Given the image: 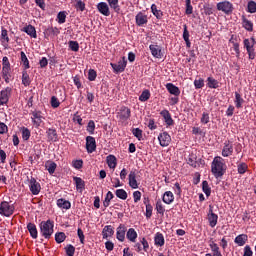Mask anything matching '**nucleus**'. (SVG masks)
<instances>
[{
    "label": "nucleus",
    "instance_id": "1",
    "mask_svg": "<svg viewBox=\"0 0 256 256\" xmlns=\"http://www.w3.org/2000/svg\"><path fill=\"white\" fill-rule=\"evenodd\" d=\"M212 174L216 179L225 175V171H227V165H225V159L221 156H216L211 164Z\"/></svg>",
    "mask_w": 256,
    "mask_h": 256
},
{
    "label": "nucleus",
    "instance_id": "2",
    "mask_svg": "<svg viewBox=\"0 0 256 256\" xmlns=\"http://www.w3.org/2000/svg\"><path fill=\"white\" fill-rule=\"evenodd\" d=\"M53 221L47 220L46 222H41L40 224V233H42L45 239H51V235H53Z\"/></svg>",
    "mask_w": 256,
    "mask_h": 256
},
{
    "label": "nucleus",
    "instance_id": "3",
    "mask_svg": "<svg viewBox=\"0 0 256 256\" xmlns=\"http://www.w3.org/2000/svg\"><path fill=\"white\" fill-rule=\"evenodd\" d=\"M15 211V206L9 204L7 201H3L0 204V215H4V217H11Z\"/></svg>",
    "mask_w": 256,
    "mask_h": 256
},
{
    "label": "nucleus",
    "instance_id": "4",
    "mask_svg": "<svg viewBox=\"0 0 256 256\" xmlns=\"http://www.w3.org/2000/svg\"><path fill=\"white\" fill-rule=\"evenodd\" d=\"M217 10L222 11L226 15H231L233 13V4L229 1L219 2L217 4Z\"/></svg>",
    "mask_w": 256,
    "mask_h": 256
},
{
    "label": "nucleus",
    "instance_id": "5",
    "mask_svg": "<svg viewBox=\"0 0 256 256\" xmlns=\"http://www.w3.org/2000/svg\"><path fill=\"white\" fill-rule=\"evenodd\" d=\"M111 67L114 70V73H123L125 67H127V60L123 57L118 63H111Z\"/></svg>",
    "mask_w": 256,
    "mask_h": 256
},
{
    "label": "nucleus",
    "instance_id": "6",
    "mask_svg": "<svg viewBox=\"0 0 256 256\" xmlns=\"http://www.w3.org/2000/svg\"><path fill=\"white\" fill-rule=\"evenodd\" d=\"M29 183L32 195H39V193H41V184H39V182H37V180L33 177H31Z\"/></svg>",
    "mask_w": 256,
    "mask_h": 256
},
{
    "label": "nucleus",
    "instance_id": "7",
    "mask_svg": "<svg viewBox=\"0 0 256 256\" xmlns=\"http://www.w3.org/2000/svg\"><path fill=\"white\" fill-rule=\"evenodd\" d=\"M2 75L3 78L7 81V75H9V72L11 71V63L9 62L8 57H3L2 59Z\"/></svg>",
    "mask_w": 256,
    "mask_h": 256
},
{
    "label": "nucleus",
    "instance_id": "8",
    "mask_svg": "<svg viewBox=\"0 0 256 256\" xmlns=\"http://www.w3.org/2000/svg\"><path fill=\"white\" fill-rule=\"evenodd\" d=\"M233 155V143L229 140L224 142L222 157H231Z\"/></svg>",
    "mask_w": 256,
    "mask_h": 256
},
{
    "label": "nucleus",
    "instance_id": "9",
    "mask_svg": "<svg viewBox=\"0 0 256 256\" xmlns=\"http://www.w3.org/2000/svg\"><path fill=\"white\" fill-rule=\"evenodd\" d=\"M158 140L161 147H169V143H171V136L169 133L163 132L158 136Z\"/></svg>",
    "mask_w": 256,
    "mask_h": 256
},
{
    "label": "nucleus",
    "instance_id": "10",
    "mask_svg": "<svg viewBox=\"0 0 256 256\" xmlns=\"http://www.w3.org/2000/svg\"><path fill=\"white\" fill-rule=\"evenodd\" d=\"M86 149L88 153H93L97 149V142L93 136L86 137Z\"/></svg>",
    "mask_w": 256,
    "mask_h": 256
},
{
    "label": "nucleus",
    "instance_id": "11",
    "mask_svg": "<svg viewBox=\"0 0 256 256\" xmlns=\"http://www.w3.org/2000/svg\"><path fill=\"white\" fill-rule=\"evenodd\" d=\"M11 95V88L7 87L0 92V105H7L9 103V96Z\"/></svg>",
    "mask_w": 256,
    "mask_h": 256
},
{
    "label": "nucleus",
    "instance_id": "12",
    "mask_svg": "<svg viewBox=\"0 0 256 256\" xmlns=\"http://www.w3.org/2000/svg\"><path fill=\"white\" fill-rule=\"evenodd\" d=\"M44 119L43 115H41V111L32 113V121L36 127H40Z\"/></svg>",
    "mask_w": 256,
    "mask_h": 256
},
{
    "label": "nucleus",
    "instance_id": "13",
    "mask_svg": "<svg viewBox=\"0 0 256 256\" xmlns=\"http://www.w3.org/2000/svg\"><path fill=\"white\" fill-rule=\"evenodd\" d=\"M120 121H127L131 117V109L127 107H122L118 113Z\"/></svg>",
    "mask_w": 256,
    "mask_h": 256
},
{
    "label": "nucleus",
    "instance_id": "14",
    "mask_svg": "<svg viewBox=\"0 0 256 256\" xmlns=\"http://www.w3.org/2000/svg\"><path fill=\"white\" fill-rule=\"evenodd\" d=\"M97 9L105 17H109L111 15V12L109 11V5H107L105 2L98 3Z\"/></svg>",
    "mask_w": 256,
    "mask_h": 256
},
{
    "label": "nucleus",
    "instance_id": "15",
    "mask_svg": "<svg viewBox=\"0 0 256 256\" xmlns=\"http://www.w3.org/2000/svg\"><path fill=\"white\" fill-rule=\"evenodd\" d=\"M129 185L132 189H139V184L137 183V174L135 171H131L128 175Z\"/></svg>",
    "mask_w": 256,
    "mask_h": 256
},
{
    "label": "nucleus",
    "instance_id": "16",
    "mask_svg": "<svg viewBox=\"0 0 256 256\" xmlns=\"http://www.w3.org/2000/svg\"><path fill=\"white\" fill-rule=\"evenodd\" d=\"M126 231H127V228L125 227V225L120 224L116 232V237L118 241H121V242L125 241Z\"/></svg>",
    "mask_w": 256,
    "mask_h": 256
},
{
    "label": "nucleus",
    "instance_id": "17",
    "mask_svg": "<svg viewBox=\"0 0 256 256\" xmlns=\"http://www.w3.org/2000/svg\"><path fill=\"white\" fill-rule=\"evenodd\" d=\"M166 89L171 95H175V97L181 95V90H179V87L175 86L173 83L166 84Z\"/></svg>",
    "mask_w": 256,
    "mask_h": 256
},
{
    "label": "nucleus",
    "instance_id": "18",
    "mask_svg": "<svg viewBox=\"0 0 256 256\" xmlns=\"http://www.w3.org/2000/svg\"><path fill=\"white\" fill-rule=\"evenodd\" d=\"M147 15L143 14V12H139L136 15V25L138 27H143V25H147Z\"/></svg>",
    "mask_w": 256,
    "mask_h": 256
},
{
    "label": "nucleus",
    "instance_id": "19",
    "mask_svg": "<svg viewBox=\"0 0 256 256\" xmlns=\"http://www.w3.org/2000/svg\"><path fill=\"white\" fill-rule=\"evenodd\" d=\"M114 234L115 230L111 225L105 226L102 230L103 239H109V237H113Z\"/></svg>",
    "mask_w": 256,
    "mask_h": 256
},
{
    "label": "nucleus",
    "instance_id": "20",
    "mask_svg": "<svg viewBox=\"0 0 256 256\" xmlns=\"http://www.w3.org/2000/svg\"><path fill=\"white\" fill-rule=\"evenodd\" d=\"M22 31L24 33H27V35H29L33 39H37V30L34 28L33 25L29 24L28 26L24 27Z\"/></svg>",
    "mask_w": 256,
    "mask_h": 256
},
{
    "label": "nucleus",
    "instance_id": "21",
    "mask_svg": "<svg viewBox=\"0 0 256 256\" xmlns=\"http://www.w3.org/2000/svg\"><path fill=\"white\" fill-rule=\"evenodd\" d=\"M209 247L212 251V254L214 256H223V254L221 253V250L219 249V245H217V243H215V241L210 240L209 241Z\"/></svg>",
    "mask_w": 256,
    "mask_h": 256
},
{
    "label": "nucleus",
    "instance_id": "22",
    "mask_svg": "<svg viewBox=\"0 0 256 256\" xmlns=\"http://www.w3.org/2000/svg\"><path fill=\"white\" fill-rule=\"evenodd\" d=\"M149 49L153 57H155L156 59H161V47L159 45L151 44L149 46Z\"/></svg>",
    "mask_w": 256,
    "mask_h": 256
},
{
    "label": "nucleus",
    "instance_id": "23",
    "mask_svg": "<svg viewBox=\"0 0 256 256\" xmlns=\"http://www.w3.org/2000/svg\"><path fill=\"white\" fill-rule=\"evenodd\" d=\"M47 137H48V141H52V142H57L59 141V138L57 136V130L53 129V128H49L47 131Z\"/></svg>",
    "mask_w": 256,
    "mask_h": 256
},
{
    "label": "nucleus",
    "instance_id": "24",
    "mask_svg": "<svg viewBox=\"0 0 256 256\" xmlns=\"http://www.w3.org/2000/svg\"><path fill=\"white\" fill-rule=\"evenodd\" d=\"M248 239L249 237L247 236V234H240L235 238L234 243L239 245V247H243V245L247 243Z\"/></svg>",
    "mask_w": 256,
    "mask_h": 256
},
{
    "label": "nucleus",
    "instance_id": "25",
    "mask_svg": "<svg viewBox=\"0 0 256 256\" xmlns=\"http://www.w3.org/2000/svg\"><path fill=\"white\" fill-rule=\"evenodd\" d=\"M160 115H162L166 125L168 126L173 125V118H171V113H169L168 110H162L160 112Z\"/></svg>",
    "mask_w": 256,
    "mask_h": 256
},
{
    "label": "nucleus",
    "instance_id": "26",
    "mask_svg": "<svg viewBox=\"0 0 256 256\" xmlns=\"http://www.w3.org/2000/svg\"><path fill=\"white\" fill-rule=\"evenodd\" d=\"M73 181L76 185L77 191H83L85 189V181L81 177L74 176Z\"/></svg>",
    "mask_w": 256,
    "mask_h": 256
},
{
    "label": "nucleus",
    "instance_id": "27",
    "mask_svg": "<svg viewBox=\"0 0 256 256\" xmlns=\"http://www.w3.org/2000/svg\"><path fill=\"white\" fill-rule=\"evenodd\" d=\"M175 200V196H173V192L167 191L164 193L162 201L166 203V205H171V202Z\"/></svg>",
    "mask_w": 256,
    "mask_h": 256
},
{
    "label": "nucleus",
    "instance_id": "28",
    "mask_svg": "<svg viewBox=\"0 0 256 256\" xmlns=\"http://www.w3.org/2000/svg\"><path fill=\"white\" fill-rule=\"evenodd\" d=\"M218 219H219V216L213 213V210H210V214H208V221H209L210 227H215L217 225Z\"/></svg>",
    "mask_w": 256,
    "mask_h": 256
},
{
    "label": "nucleus",
    "instance_id": "29",
    "mask_svg": "<svg viewBox=\"0 0 256 256\" xmlns=\"http://www.w3.org/2000/svg\"><path fill=\"white\" fill-rule=\"evenodd\" d=\"M0 41L1 43H3L4 47H7V45H9V34L7 32V29L2 28Z\"/></svg>",
    "mask_w": 256,
    "mask_h": 256
},
{
    "label": "nucleus",
    "instance_id": "30",
    "mask_svg": "<svg viewBox=\"0 0 256 256\" xmlns=\"http://www.w3.org/2000/svg\"><path fill=\"white\" fill-rule=\"evenodd\" d=\"M126 237L129 241L135 243V241L137 240V231H135V229L133 228H130L126 233Z\"/></svg>",
    "mask_w": 256,
    "mask_h": 256
},
{
    "label": "nucleus",
    "instance_id": "31",
    "mask_svg": "<svg viewBox=\"0 0 256 256\" xmlns=\"http://www.w3.org/2000/svg\"><path fill=\"white\" fill-rule=\"evenodd\" d=\"M107 165L110 169H115L117 167V158L113 155H109L106 158Z\"/></svg>",
    "mask_w": 256,
    "mask_h": 256
},
{
    "label": "nucleus",
    "instance_id": "32",
    "mask_svg": "<svg viewBox=\"0 0 256 256\" xmlns=\"http://www.w3.org/2000/svg\"><path fill=\"white\" fill-rule=\"evenodd\" d=\"M57 205L61 209H71V202H69V200H65L63 198H60L57 200Z\"/></svg>",
    "mask_w": 256,
    "mask_h": 256
},
{
    "label": "nucleus",
    "instance_id": "33",
    "mask_svg": "<svg viewBox=\"0 0 256 256\" xmlns=\"http://www.w3.org/2000/svg\"><path fill=\"white\" fill-rule=\"evenodd\" d=\"M27 229L32 237V239H37V226H35V224L33 223H28L27 225Z\"/></svg>",
    "mask_w": 256,
    "mask_h": 256
},
{
    "label": "nucleus",
    "instance_id": "34",
    "mask_svg": "<svg viewBox=\"0 0 256 256\" xmlns=\"http://www.w3.org/2000/svg\"><path fill=\"white\" fill-rule=\"evenodd\" d=\"M242 26L246 31H253V22H251L249 19H246L245 16H242Z\"/></svg>",
    "mask_w": 256,
    "mask_h": 256
},
{
    "label": "nucleus",
    "instance_id": "35",
    "mask_svg": "<svg viewBox=\"0 0 256 256\" xmlns=\"http://www.w3.org/2000/svg\"><path fill=\"white\" fill-rule=\"evenodd\" d=\"M22 84L24 87H29L31 85V78L29 77L27 70L22 72Z\"/></svg>",
    "mask_w": 256,
    "mask_h": 256
},
{
    "label": "nucleus",
    "instance_id": "36",
    "mask_svg": "<svg viewBox=\"0 0 256 256\" xmlns=\"http://www.w3.org/2000/svg\"><path fill=\"white\" fill-rule=\"evenodd\" d=\"M155 245H159V247H163L165 245V237H163V234L157 233L155 238Z\"/></svg>",
    "mask_w": 256,
    "mask_h": 256
},
{
    "label": "nucleus",
    "instance_id": "37",
    "mask_svg": "<svg viewBox=\"0 0 256 256\" xmlns=\"http://www.w3.org/2000/svg\"><path fill=\"white\" fill-rule=\"evenodd\" d=\"M144 204L146 205V217L147 219H151L153 215V206L149 204V199H145Z\"/></svg>",
    "mask_w": 256,
    "mask_h": 256
},
{
    "label": "nucleus",
    "instance_id": "38",
    "mask_svg": "<svg viewBox=\"0 0 256 256\" xmlns=\"http://www.w3.org/2000/svg\"><path fill=\"white\" fill-rule=\"evenodd\" d=\"M243 103L245 100L242 99L241 94L239 92H235V105L237 109H241L243 107Z\"/></svg>",
    "mask_w": 256,
    "mask_h": 256
},
{
    "label": "nucleus",
    "instance_id": "39",
    "mask_svg": "<svg viewBox=\"0 0 256 256\" xmlns=\"http://www.w3.org/2000/svg\"><path fill=\"white\" fill-rule=\"evenodd\" d=\"M111 9L115 11V13H119L121 11V8L119 7V0H107Z\"/></svg>",
    "mask_w": 256,
    "mask_h": 256
},
{
    "label": "nucleus",
    "instance_id": "40",
    "mask_svg": "<svg viewBox=\"0 0 256 256\" xmlns=\"http://www.w3.org/2000/svg\"><path fill=\"white\" fill-rule=\"evenodd\" d=\"M151 11L153 15L156 16V19H161L163 17V12L157 9V5L152 4Z\"/></svg>",
    "mask_w": 256,
    "mask_h": 256
},
{
    "label": "nucleus",
    "instance_id": "41",
    "mask_svg": "<svg viewBox=\"0 0 256 256\" xmlns=\"http://www.w3.org/2000/svg\"><path fill=\"white\" fill-rule=\"evenodd\" d=\"M113 197H115V196L113 195V192L108 191L107 194H106L105 200L103 201V205H104L105 208L109 207V205H110L111 200L113 199Z\"/></svg>",
    "mask_w": 256,
    "mask_h": 256
},
{
    "label": "nucleus",
    "instance_id": "42",
    "mask_svg": "<svg viewBox=\"0 0 256 256\" xmlns=\"http://www.w3.org/2000/svg\"><path fill=\"white\" fill-rule=\"evenodd\" d=\"M202 190L205 193L206 197H209L211 195V187H209V182H207V180H204L202 182Z\"/></svg>",
    "mask_w": 256,
    "mask_h": 256
},
{
    "label": "nucleus",
    "instance_id": "43",
    "mask_svg": "<svg viewBox=\"0 0 256 256\" xmlns=\"http://www.w3.org/2000/svg\"><path fill=\"white\" fill-rule=\"evenodd\" d=\"M115 195L118 197V199H122V201L127 199V191H125V189H117Z\"/></svg>",
    "mask_w": 256,
    "mask_h": 256
},
{
    "label": "nucleus",
    "instance_id": "44",
    "mask_svg": "<svg viewBox=\"0 0 256 256\" xmlns=\"http://www.w3.org/2000/svg\"><path fill=\"white\" fill-rule=\"evenodd\" d=\"M207 81H208V87L210 89H217V87H219V82L213 77H208Z\"/></svg>",
    "mask_w": 256,
    "mask_h": 256
},
{
    "label": "nucleus",
    "instance_id": "45",
    "mask_svg": "<svg viewBox=\"0 0 256 256\" xmlns=\"http://www.w3.org/2000/svg\"><path fill=\"white\" fill-rule=\"evenodd\" d=\"M65 239H67V236L65 235L64 232H57L55 234L56 243H63V241H65Z\"/></svg>",
    "mask_w": 256,
    "mask_h": 256
},
{
    "label": "nucleus",
    "instance_id": "46",
    "mask_svg": "<svg viewBox=\"0 0 256 256\" xmlns=\"http://www.w3.org/2000/svg\"><path fill=\"white\" fill-rule=\"evenodd\" d=\"M150 97H151V92H149V90H144L139 96V101H142V102L149 101Z\"/></svg>",
    "mask_w": 256,
    "mask_h": 256
},
{
    "label": "nucleus",
    "instance_id": "47",
    "mask_svg": "<svg viewBox=\"0 0 256 256\" xmlns=\"http://www.w3.org/2000/svg\"><path fill=\"white\" fill-rule=\"evenodd\" d=\"M247 169H249V166L245 162H242L238 165V173L239 175H245L247 173Z\"/></svg>",
    "mask_w": 256,
    "mask_h": 256
},
{
    "label": "nucleus",
    "instance_id": "48",
    "mask_svg": "<svg viewBox=\"0 0 256 256\" xmlns=\"http://www.w3.org/2000/svg\"><path fill=\"white\" fill-rule=\"evenodd\" d=\"M58 23L63 25L67 19V13L65 11L59 12L57 15Z\"/></svg>",
    "mask_w": 256,
    "mask_h": 256
},
{
    "label": "nucleus",
    "instance_id": "49",
    "mask_svg": "<svg viewBox=\"0 0 256 256\" xmlns=\"http://www.w3.org/2000/svg\"><path fill=\"white\" fill-rule=\"evenodd\" d=\"M156 211L160 215H165V207L163 206V203L161 202V200H158L156 202Z\"/></svg>",
    "mask_w": 256,
    "mask_h": 256
},
{
    "label": "nucleus",
    "instance_id": "50",
    "mask_svg": "<svg viewBox=\"0 0 256 256\" xmlns=\"http://www.w3.org/2000/svg\"><path fill=\"white\" fill-rule=\"evenodd\" d=\"M21 56V61L23 62L24 65V69H29V59L27 58V55L25 54V52H21L20 53Z\"/></svg>",
    "mask_w": 256,
    "mask_h": 256
},
{
    "label": "nucleus",
    "instance_id": "51",
    "mask_svg": "<svg viewBox=\"0 0 256 256\" xmlns=\"http://www.w3.org/2000/svg\"><path fill=\"white\" fill-rule=\"evenodd\" d=\"M46 168L48 173H50V175H53V173H55V169H57V164L55 162H49L48 164H46Z\"/></svg>",
    "mask_w": 256,
    "mask_h": 256
},
{
    "label": "nucleus",
    "instance_id": "52",
    "mask_svg": "<svg viewBox=\"0 0 256 256\" xmlns=\"http://www.w3.org/2000/svg\"><path fill=\"white\" fill-rule=\"evenodd\" d=\"M247 11H248V13H256V2L255 1L251 0L248 2Z\"/></svg>",
    "mask_w": 256,
    "mask_h": 256
},
{
    "label": "nucleus",
    "instance_id": "53",
    "mask_svg": "<svg viewBox=\"0 0 256 256\" xmlns=\"http://www.w3.org/2000/svg\"><path fill=\"white\" fill-rule=\"evenodd\" d=\"M69 48L71 49V51H74L75 53H77V51H79V42L77 41H69L68 42Z\"/></svg>",
    "mask_w": 256,
    "mask_h": 256
},
{
    "label": "nucleus",
    "instance_id": "54",
    "mask_svg": "<svg viewBox=\"0 0 256 256\" xmlns=\"http://www.w3.org/2000/svg\"><path fill=\"white\" fill-rule=\"evenodd\" d=\"M29 137H31V131L28 128H22V138L24 141H29Z\"/></svg>",
    "mask_w": 256,
    "mask_h": 256
},
{
    "label": "nucleus",
    "instance_id": "55",
    "mask_svg": "<svg viewBox=\"0 0 256 256\" xmlns=\"http://www.w3.org/2000/svg\"><path fill=\"white\" fill-rule=\"evenodd\" d=\"M66 255L67 256H74L75 255V246L69 244L65 247Z\"/></svg>",
    "mask_w": 256,
    "mask_h": 256
},
{
    "label": "nucleus",
    "instance_id": "56",
    "mask_svg": "<svg viewBox=\"0 0 256 256\" xmlns=\"http://www.w3.org/2000/svg\"><path fill=\"white\" fill-rule=\"evenodd\" d=\"M87 131L90 135H93L95 133V122L93 120H90L88 122Z\"/></svg>",
    "mask_w": 256,
    "mask_h": 256
},
{
    "label": "nucleus",
    "instance_id": "57",
    "mask_svg": "<svg viewBox=\"0 0 256 256\" xmlns=\"http://www.w3.org/2000/svg\"><path fill=\"white\" fill-rule=\"evenodd\" d=\"M204 86H205V81L203 80V78H200L194 81L195 89H203Z\"/></svg>",
    "mask_w": 256,
    "mask_h": 256
},
{
    "label": "nucleus",
    "instance_id": "58",
    "mask_svg": "<svg viewBox=\"0 0 256 256\" xmlns=\"http://www.w3.org/2000/svg\"><path fill=\"white\" fill-rule=\"evenodd\" d=\"M132 133H133L134 137H136L139 140H141V138L143 137V130H141L139 128H134L132 130Z\"/></svg>",
    "mask_w": 256,
    "mask_h": 256
},
{
    "label": "nucleus",
    "instance_id": "59",
    "mask_svg": "<svg viewBox=\"0 0 256 256\" xmlns=\"http://www.w3.org/2000/svg\"><path fill=\"white\" fill-rule=\"evenodd\" d=\"M61 105V102H59V99H57V97L52 96L51 97V107H53V109H57V107H59Z\"/></svg>",
    "mask_w": 256,
    "mask_h": 256
},
{
    "label": "nucleus",
    "instance_id": "60",
    "mask_svg": "<svg viewBox=\"0 0 256 256\" xmlns=\"http://www.w3.org/2000/svg\"><path fill=\"white\" fill-rule=\"evenodd\" d=\"M193 14V6L191 5V0H186V15Z\"/></svg>",
    "mask_w": 256,
    "mask_h": 256
},
{
    "label": "nucleus",
    "instance_id": "61",
    "mask_svg": "<svg viewBox=\"0 0 256 256\" xmlns=\"http://www.w3.org/2000/svg\"><path fill=\"white\" fill-rule=\"evenodd\" d=\"M75 8L77 9V11H85V2H83L82 0H78Z\"/></svg>",
    "mask_w": 256,
    "mask_h": 256
},
{
    "label": "nucleus",
    "instance_id": "62",
    "mask_svg": "<svg viewBox=\"0 0 256 256\" xmlns=\"http://www.w3.org/2000/svg\"><path fill=\"white\" fill-rule=\"evenodd\" d=\"M47 33H49L50 35H59L61 31L57 27H50L47 29Z\"/></svg>",
    "mask_w": 256,
    "mask_h": 256
},
{
    "label": "nucleus",
    "instance_id": "63",
    "mask_svg": "<svg viewBox=\"0 0 256 256\" xmlns=\"http://www.w3.org/2000/svg\"><path fill=\"white\" fill-rule=\"evenodd\" d=\"M88 79L89 81H95V79H97V72L93 69L89 70Z\"/></svg>",
    "mask_w": 256,
    "mask_h": 256
},
{
    "label": "nucleus",
    "instance_id": "64",
    "mask_svg": "<svg viewBox=\"0 0 256 256\" xmlns=\"http://www.w3.org/2000/svg\"><path fill=\"white\" fill-rule=\"evenodd\" d=\"M204 13L206 15H213V7L209 4L204 5Z\"/></svg>",
    "mask_w": 256,
    "mask_h": 256
}]
</instances>
